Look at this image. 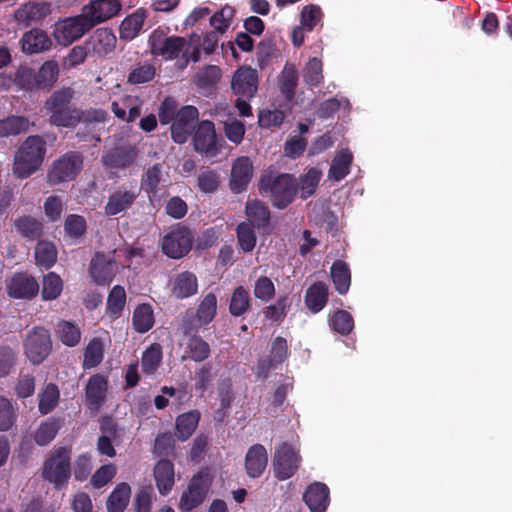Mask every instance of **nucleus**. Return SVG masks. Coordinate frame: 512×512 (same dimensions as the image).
I'll use <instances>...</instances> for the list:
<instances>
[{
	"label": "nucleus",
	"instance_id": "6e6552de",
	"mask_svg": "<svg viewBox=\"0 0 512 512\" xmlns=\"http://www.w3.org/2000/svg\"><path fill=\"white\" fill-rule=\"evenodd\" d=\"M185 40L181 37H168L163 31L155 30L148 39L150 53L164 60L176 58L183 50Z\"/></svg>",
	"mask_w": 512,
	"mask_h": 512
},
{
	"label": "nucleus",
	"instance_id": "f704fd0d",
	"mask_svg": "<svg viewBox=\"0 0 512 512\" xmlns=\"http://www.w3.org/2000/svg\"><path fill=\"white\" fill-rule=\"evenodd\" d=\"M63 286V280L58 274L54 272L47 273L42 280V298L47 301L57 299L63 290Z\"/></svg>",
	"mask_w": 512,
	"mask_h": 512
},
{
	"label": "nucleus",
	"instance_id": "f8f14e48",
	"mask_svg": "<svg viewBox=\"0 0 512 512\" xmlns=\"http://www.w3.org/2000/svg\"><path fill=\"white\" fill-rule=\"evenodd\" d=\"M197 118L198 111L193 106H185L177 112L171 127L172 137L175 142L184 143L187 141L191 129L194 127V121Z\"/></svg>",
	"mask_w": 512,
	"mask_h": 512
},
{
	"label": "nucleus",
	"instance_id": "774afa93",
	"mask_svg": "<svg viewBox=\"0 0 512 512\" xmlns=\"http://www.w3.org/2000/svg\"><path fill=\"white\" fill-rule=\"evenodd\" d=\"M88 55V48L86 46L78 45L73 47L68 55L63 60V67L71 69L82 64Z\"/></svg>",
	"mask_w": 512,
	"mask_h": 512
},
{
	"label": "nucleus",
	"instance_id": "412c9836",
	"mask_svg": "<svg viewBox=\"0 0 512 512\" xmlns=\"http://www.w3.org/2000/svg\"><path fill=\"white\" fill-rule=\"evenodd\" d=\"M171 295L176 299H185L198 291V279L195 274L184 271L171 280Z\"/></svg>",
	"mask_w": 512,
	"mask_h": 512
},
{
	"label": "nucleus",
	"instance_id": "4468645a",
	"mask_svg": "<svg viewBox=\"0 0 512 512\" xmlns=\"http://www.w3.org/2000/svg\"><path fill=\"white\" fill-rule=\"evenodd\" d=\"M257 73L251 67L239 68L231 82L233 91L244 98H251L257 90Z\"/></svg>",
	"mask_w": 512,
	"mask_h": 512
},
{
	"label": "nucleus",
	"instance_id": "c85d7f7f",
	"mask_svg": "<svg viewBox=\"0 0 512 512\" xmlns=\"http://www.w3.org/2000/svg\"><path fill=\"white\" fill-rule=\"evenodd\" d=\"M328 288L324 283L312 285L306 292L305 303L313 313L321 311L327 303Z\"/></svg>",
	"mask_w": 512,
	"mask_h": 512
},
{
	"label": "nucleus",
	"instance_id": "864d4df0",
	"mask_svg": "<svg viewBox=\"0 0 512 512\" xmlns=\"http://www.w3.org/2000/svg\"><path fill=\"white\" fill-rule=\"evenodd\" d=\"M238 244L243 252H251L256 245V235L249 223L237 227Z\"/></svg>",
	"mask_w": 512,
	"mask_h": 512
},
{
	"label": "nucleus",
	"instance_id": "2eb2a0df",
	"mask_svg": "<svg viewBox=\"0 0 512 512\" xmlns=\"http://www.w3.org/2000/svg\"><path fill=\"white\" fill-rule=\"evenodd\" d=\"M153 478L160 495H168L175 484L174 464L167 460H159L153 468Z\"/></svg>",
	"mask_w": 512,
	"mask_h": 512
},
{
	"label": "nucleus",
	"instance_id": "0eeeda50",
	"mask_svg": "<svg viewBox=\"0 0 512 512\" xmlns=\"http://www.w3.org/2000/svg\"><path fill=\"white\" fill-rule=\"evenodd\" d=\"M90 29L91 27L81 13L78 16L58 21L54 25L53 36L58 44L68 46L81 38Z\"/></svg>",
	"mask_w": 512,
	"mask_h": 512
},
{
	"label": "nucleus",
	"instance_id": "a19ab883",
	"mask_svg": "<svg viewBox=\"0 0 512 512\" xmlns=\"http://www.w3.org/2000/svg\"><path fill=\"white\" fill-rule=\"evenodd\" d=\"M61 427V422L58 419L50 418L43 422L35 431L34 439L39 445H47L52 441Z\"/></svg>",
	"mask_w": 512,
	"mask_h": 512
},
{
	"label": "nucleus",
	"instance_id": "a878e982",
	"mask_svg": "<svg viewBox=\"0 0 512 512\" xmlns=\"http://www.w3.org/2000/svg\"><path fill=\"white\" fill-rule=\"evenodd\" d=\"M145 19L146 13L142 9H138L127 16L120 25V38L125 40L134 39L141 31Z\"/></svg>",
	"mask_w": 512,
	"mask_h": 512
},
{
	"label": "nucleus",
	"instance_id": "13d9d810",
	"mask_svg": "<svg viewBox=\"0 0 512 512\" xmlns=\"http://www.w3.org/2000/svg\"><path fill=\"white\" fill-rule=\"evenodd\" d=\"M58 335L61 341L67 346H75L78 344L81 337L79 328L66 321L58 324Z\"/></svg>",
	"mask_w": 512,
	"mask_h": 512
},
{
	"label": "nucleus",
	"instance_id": "f257e3e1",
	"mask_svg": "<svg viewBox=\"0 0 512 512\" xmlns=\"http://www.w3.org/2000/svg\"><path fill=\"white\" fill-rule=\"evenodd\" d=\"M45 142L39 136L28 137L18 149L14 159V173L25 178L37 171L44 159Z\"/></svg>",
	"mask_w": 512,
	"mask_h": 512
},
{
	"label": "nucleus",
	"instance_id": "c9c22d12",
	"mask_svg": "<svg viewBox=\"0 0 512 512\" xmlns=\"http://www.w3.org/2000/svg\"><path fill=\"white\" fill-rule=\"evenodd\" d=\"M330 274L336 290L340 294H345L351 283L350 270L347 264L342 261H336L331 267Z\"/></svg>",
	"mask_w": 512,
	"mask_h": 512
},
{
	"label": "nucleus",
	"instance_id": "37998d69",
	"mask_svg": "<svg viewBox=\"0 0 512 512\" xmlns=\"http://www.w3.org/2000/svg\"><path fill=\"white\" fill-rule=\"evenodd\" d=\"M298 82V73L294 65L287 64L279 78L280 90L290 99L295 91Z\"/></svg>",
	"mask_w": 512,
	"mask_h": 512
},
{
	"label": "nucleus",
	"instance_id": "6e6d98bb",
	"mask_svg": "<svg viewBox=\"0 0 512 512\" xmlns=\"http://www.w3.org/2000/svg\"><path fill=\"white\" fill-rule=\"evenodd\" d=\"M155 76V67L149 63H144L134 67L129 76L128 82L131 84H144L150 82Z\"/></svg>",
	"mask_w": 512,
	"mask_h": 512
},
{
	"label": "nucleus",
	"instance_id": "338daca9",
	"mask_svg": "<svg viewBox=\"0 0 512 512\" xmlns=\"http://www.w3.org/2000/svg\"><path fill=\"white\" fill-rule=\"evenodd\" d=\"M190 357L194 361H203L209 357L210 348L209 345L201 338L194 337L190 339L189 344Z\"/></svg>",
	"mask_w": 512,
	"mask_h": 512
},
{
	"label": "nucleus",
	"instance_id": "3c124183",
	"mask_svg": "<svg viewBox=\"0 0 512 512\" xmlns=\"http://www.w3.org/2000/svg\"><path fill=\"white\" fill-rule=\"evenodd\" d=\"M59 74V67L55 61L45 62L39 69L37 76L38 88H45L53 85Z\"/></svg>",
	"mask_w": 512,
	"mask_h": 512
},
{
	"label": "nucleus",
	"instance_id": "dca6fc26",
	"mask_svg": "<svg viewBox=\"0 0 512 512\" xmlns=\"http://www.w3.org/2000/svg\"><path fill=\"white\" fill-rule=\"evenodd\" d=\"M294 180L290 175L278 176L271 186L273 204L278 208L286 207L295 195Z\"/></svg>",
	"mask_w": 512,
	"mask_h": 512
},
{
	"label": "nucleus",
	"instance_id": "e433bc0d",
	"mask_svg": "<svg viewBox=\"0 0 512 512\" xmlns=\"http://www.w3.org/2000/svg\"><path fill=\"white\" fill-rule=\"evenodd\" d=\"M126 304V293L123 287L114 286L108 295L106 312L110 318H118Z\"/></svg>",
	"mask_w": 512,
	"mask_h": 512
},
{
	"label": "nucleus",
	"instance_id": "423d86ee",
	"mask_svg": "<svg viewBox=\"0 0 512 512\" xmlns=\"http://www.w3.org/2000/svg\"><path fill=\"white\" fill-rule=\"evenodd\" d=\"M193 243L191 231L183 226L176 225L162 238L161 248L165 255L173 259H179L186 255Z\"/></svg>",
	"mask_w": 512,
	"mask_h": 512
},
{
	"label": "nucleus",
	"instance_id": "de8ad7c7",
	"mask_svg": "<svg viewBox=\"0 0 512 512\" xmlns=\"http://www.w3.org/2000/svg\"><path fill=\"white\" fill-rule=\"evenodd\" d=\"M17 414L13 403L0 396V432H6L12 429L16 422Z\"/></svg>",
	"mask_w": 512,
	"mask_h": 512
},
{
	"label": "nucleus",
	"instance_id": "bb28decb",
	"mask_svg": "<svg viewBox=\"0 0 512 512\" xmlns=\"http://www.w3.org/2000/svg\"><path fill=\"white\" fill-rule=\"evenodd\" d=\"M131 497V488L125 483H119L115 486L108 497L106 506L108 512H124Z\"/></svg>",
	"mask_w": 512,
	"mask_h": 512
},
{
	"label": "nucleus",
	"instance_id": "7c9ffc66",
	"mask_svg": "<svg viewBox=\"0 0 512 512\" xmlns=\"http://www.w3.org/2000/svg\"><path fill=\"white\" fill-rule=\"evenodd\" d=\"M132 324L139 333H145L154 325V314L151 305L141 304L133 312Z\"/></svg>",
	"mask_w": 512,
	"mask_h": 512
},
{
	"label": "nucleus",
	"instance_id": "1a4fd4ad",
	"mask_svg": "<svg viewBox=\"0 0 512 512\" xmlns=\"http://www.w3.org/2000/svg\"><path fill=\"white\" fill-rule=\"evenodd\" d=\"M82 168V159L76 154H67L55 161L48 172V181L56 185L72 180Z\"/></svg>",
	"mask_w": 512,
	"mask_h": 512
},
{
	"label": "nucleus",
	"instance_id": "c03bdc74",
	"mask_svg": "<svg viewBox=\"0 0 512 512\" xmlns=\"http://www.w3.org/2000/svg\"><path fill=\"white\" fill-rule=\"evenodd\" d=\"M303 80L309 87H316L323 81L322 62L318 58L310 59L303 69Z\"/></svg>",
	"mask_w": 512,
	"mask_h": 512
},
{
	"label": "nucleus",
	"instance_id": "8fccbe9b",
	"mask_svg": "<svg viewBox=\"0 0 512 512\" xmlns=\"http://www.w3.org/2000/svg\"><path fill=\"white\" fill-rule=\"evenodd\" d=\"M321 171L316 168H311L308 172L300 179L298 189L303 199L311 196L319 183L321 178Z\"/></svg>",
	"mask_w": 512,
	"mask_h": 512
},
{
	"label": "nucleus",
	"instance_id": "680f3d73",
	"mask_svg": "<svg viewBox=\"0 0 512 512\" xmlns=\"http://www.w3.org/2000/svg\"><path fill=\"white\" fill-rule=\"evenodd\" d=\"M15 226L22 235L29 238L39 236L42 231V224L30 217L20 218Z\"/></svg>",
	"mask_w": 512,
	"mask_h": 512
},
{
	"label": "nucleus",
	"instance_id": "052dcab7",
	"mask_svg": "<svg viewBox=\"0 0 512 512\" xmlns=\"http://www.w3.org/2000/svg\"><path fill=\"white\" fill-rule=\"evenodd\" d=\"M116 472L117 468L115 465H103L98 470H96L90 482L95 488H101L108 484L114 478Z\"/></svg>",
	"mask_w": 512,
	"mask_h": 512
},
{
	"label": "nucleus",
	"instance_id": "4c0bfd02",
	"mask_svg": "<svg viewBox=\"0 0 512 512\" xmlns=\"http://www.w3.org/2000/svg\"><path fill=\"white\" fill-rule=\"evenodd\" d=\"M191 42L193 44H198L199 49L192 53L190 58L196 62L200 58V52H204L205 54H211L215 51L218 46V36L216 32H208L203 35L202 39L200 36L194 35L191 37Z\"/></svg>",
	"mask_w": 512,
	"mask_h": 512
},
{
	"label": "nucleus",
	"instance_id": "a18cd8bd",
	"mask_svg": "<svg viewBox=\"0 0 512 512\" xmlns=\"http://www.w3.org/2000/svg\"><path fill=\"white\" fill-rule=\"evenodd\" d=\"M162 359V350L160 345L152 344L148 347L142 356L141 367L146 374H153L158 368Z\"/></svg>",
	"mask_w": 512,
	"mask_h": 512
},
{
	"label": "nucleus",
	"instance_id": "393cba45",
	"mask_svg": "<svg viewBox=\"0 0 512 512\" xmlns=\"http://www.w3.org/2000/svg\"><path fill=\"white\" fill-rule=\"evenodd\" d=\"M114 114L125 121H133L140 115V101L136 97L126 96L112 103Z\"/></svg>",
	"mask_w": 512,
	"mask_h": 512
},
{
	"label": "nucleus",
	"instance_id": "e2e57ef3",
	"mask_svg": "<svg viewBox=\"0 0 512 512\" xmlns=\"http://www.w3.org/2000/svg\"><path fill=\"white\" fill-rule=\"evenodd\" d=\"M66 235L72 239L81 237L86 229L85 220L78 215H70L65 220Z\"/></svg>",
	"mask_w": 512,
	"mask_h": 512
},
{
	"label": "nucleus",
	"instance_id": "aec40b11",
	"mask_svg": "<svg viewBox=\"0 0 512 512\" xmlns=\"http://www.w3.org/2000/svg\"><path fill=\"white\" fill-rule=\"evenodd\" d=\"M303 499L311 512H324L330 502L329 489L321 482H314L307 487Z\"/></svg>",
	"mask_w": 512,
	"mask_h": 512
},
{
	"label": "nucleus",
	"instance_id": "9b49d317",
	"mask_svg": "<svg viewBox=\"0 0 512 512\" xmlns=\"http://www.w3.org/2000/svg\"><path fill=\"white\" fill-rule=\"evenodd\" d=\"M6 289L12 298L30 299L36 296L39 284L34 277L26 273H16L6 280Z\"/></svg>",
	"mask_w": 512,
	"mask_h": 512
},
{
	"label": "nucleus",
	"instance_id": "7ed1b4c3",
	"mask_svg": "<svg viewBox=\"0 0 512 512\" xmlns=\"http://www.w3.org/2000/svg\"><path fill=\"white\" fill-rule=\"evenodd\" d=\"M301 457L296 445L283 443L276 448L273 456V471L279 480L292 477L299 468Z\"/></svg>",
	"mask_w": 512,
	"mask_h": 512
},
{
	"label": "nucleus",
	"instance_id": "9d476101",
	"mask_svg": "<svg viewBox=\"0 0 512 512\" xmlns=\"http://www.w3.org/2000/svg\"><path fill=\"white\" fill-rule=\"evenodd\" d=\"M120 10L119 0H93L83 7L82 14L92 28L96 24L116 16Z\"/></svg>",
	"mask_w": 512,
	"mask_h": 512
},
{
	"label": "nucleus",
	"instance_id": "09e8293b",
	"mask_svg": "<svg viewBox=\"0 0 512 512\" xmlns=\"http://www.w3.org/2000/svg\"><path fill=\"white\" fill-rule=\"evenodd\" d=\"M250 306V297L247 290L243 287H237L231 296L229 310L233 316L244 314Z\"/></svg>",
	"mask_w": 512,
	"mask_h": 512
},
{
	"label": "nucleus",
	"instance_id": "20e7f679",
	"mask_svg": "<svg viewBox=\"0 0 512 512\" xmlns=\"http://www.w3.org/2000/svg\"><path fill=\"white\" fill-rule=\"evenodd\" d=\"M43 476L55 487L65 485L70 477V456L69 451L64 448L57 449L45 461Z\"/></svg>",
	"mask_w": 512,
	"mask_h": 512
},
{
	"label": "nucleus",
	"instance_id": "473e14b6",
	"mask_svg": "<svg viewBox=\"0 0 512 512\" xmlns=\"http://www.w3.org/2000/svg\"><path fill=\"white\" fill-rule=\"evenodd\" d=\"M351 162V152L348 150L340 151L332 160L328 177L335 181L343 179L349 173Z\"/></svg>",
	"mask_w": 512,
	"mask_h": 512
},
{
	"label": "nucleus",
	"instance_id": "49530a36",
	"mask_svg": "<svg viewBox=\"0 0 512 512\" xmlns=\"http://www.w3.org/2000/svg\"><path fill=\"white\" fill-rule=\"evenodd\" d=\"M234 18V9L230 6H224L220 11L210 17V25L213 32L224 34L230 27Z\"/></svg>",
	"mask_w": 512,
	"mask_h": 512
},
{
	"label": "nucleus",
	"instance_id": "cd10ccee",
	"mask_svg": "<svg viewBox=\"0 0 512 512\" xmlns=\"http://www.w3.org/2000/svg\"><path fill=\"white\" fill-rule=\"evenodd\" d=\"M135 194L128 190H117L111 194L105 205L106 215L113 216L125 211L133 203Z\"/></svg>",
	"mask_w": 512,
	"mask_h": 512
},
{
	"label": "nucleus",
	"instance_id": "f03ea898",
	"mask_svg": "<svg viewBox=\"0 0 512 512\" xmlns=\"http://www.w3.org/2000/svg\"><path fill=\"white\" fill-rule=\"evenodd\" d=\"M23 349L25 356L32 364L42 363L52 349L49 332L42 327L33 328L24 339Z\"/></svg>",
	"mask_w": 512,
	"mask_h": 512
},
{
	"label": "nucleus",
	"instance_id": "4d7b16f0",
	"mask_svg": "<svg viewBox=\"0 0 512 512\" xmlns=\"http://www.w3.org/2000/svg\"><path fill=\"white\" fill-rule=\"evenodd\" d=\"M102 359L103 345L98 339H93L85 350L83 366L85 368H93L97 366Z\"/></svg>",
	"mask_w": 512,
	"mask_h": 512
},
{
	"label": "nucleus",
	"instance_id": "603ef678",
	"mask_svg": "<svg viewBox=\"0 0 512 512\" xmlns=\"http://www.w3.org/2000/svg\"><path fill=\"white\" fill-rule=\"evenodd\" d=\"M59 401V390L54 384H48L39 396V411L42 414L51 412Z\"/></svg>",
	"mask_w": 512,
	"mask_h": 512
},
{
	"label": "nucleus",
	"instance_id": "f3484780",
	"mask_svg": "<svg viewBox=\"0 0 512 512\" xmlns=\"http://www.w3.org/2000/svg\"><path fill=\"white\" fill-rule=\"evenodd\" d=\"M268 464L266 448L261 444L251 446L244 459V467L247 475L251 478L260 477Z\"/></svg>",
	"mask_w": 512,
	"mask_h": 512
},
{
	"label": "nucleus",
	"instance_id": "5701e85b",
	"mask_svg": "<svg viewBox=\"0 0 512 512\" xmlns=\"http://www.w3.org/2000/svg\"><path fill=\"white\" fill-rule=\"evenodd\" d=\"M107 380L101 375L92 376L86 386V403L90 410L97 411L105 401Z\"/></svg>",
	"mask_w": 512,
	"mask_h": 512
},
{
	"label": "nucleus",
	"instance_id": "6ab92c4d",
	"mask_svg": "<svg viewBox=\"0 0 512 512\" xmlns=\"http://www.w3.org/2000/svg\"><path fill=\"white\" fill-rule=\"evenodd\" d=\"M193 142L197 151L206 155H215L216 135L214 124L210 121L201 122L195 132Z\"/></svg>",
	"mask_w": 512,
	"mask_h": 512
},
{
	"label": "nucleus",
	"instance_id": "c756f323",
	"mask_svg": "<svg viewBox=\"0 0 512 512\" xmlns=\"http://www.w3.org/2000/svg\"><path fill=\"white\" fill-rule=\"evenodd\" d=\"M218 300L213 293L206 294L201 300L195 319L199 325L209 324L217 313Z\"/></svg>",
	"mask_w": 512,
	"mask_h": 512
},
{
	"label": "nucleus",
	"instance_id": "39448f33",
	"mask_svg": "<svg viewBox=\"0 0 512 512\" xmlns=\"http://www.w3.org/2000/svg\"><path fill=\"white\" fill-rule=\"evenodd\" d=\"M212 482V476L208 471H201L189 482L187 489L182 493L179 501V509L191 511L198 507L205 499Z\"/></svg>",
	"mask_w": 512,
	"mask_h": 512
},
{
	"label": "nucleus",
	"instance_id": "0e129e2a",
	"mask_svg": "<svg viewBox=\"0 0 512 512\" xmlns=\"http://www.w3.org/2000/svg\"><path fill=\"white\" fill-rule=\"evenodd\" d=\"M275 293V286L272 280L266 276L257 279L254 286V295L256 298L269 301Z\"/></svg>",
	"mask_w": 512,
	"mask_h": 512
},
{
	"label": "nucleus",
	"instance_id": "ddd939ff",
	"mask_svg": "<svg viewBox=\"0 0 512 512\" xmlns=\"http://www.w3.org/2000/svg\"><path fill=\"white\" fill-rule=\"evenodd\" d=\"M253 176V163L249 157L237 158L231 168L229 185L233 192L240 193L246 189Z\"/></svg>",
	"mask_w": 512,
	"mask_h": 512
},
{
	"label": "nucleus",
	"instance_id": "ea45409f",
	"mask_svg": "<svg viewBox=\"0 0 512 512\" xmlns=\"http://www.w3.org/2000/svg\"><path fill=\"white\" fill-rule=\"evenodd\" d=\"M28 119L21 116H13L0 120V137L17 135L26 132L29 128Z\"/></svg>",
	"mask_w": 512,
	"mask_h": 512
},
{
	"label": "nucleus",
	"instance_id": "bf43d9fd",
	"mask_svg": "<svg viewBox=\"0 0 512 512\" xmlns=\"http://www.w3.org/2000/svg\"><path fill=\"white\" fill-rule=\"evenodd\" d=\"M221 78L219 67L211 65L199 71L195 76V83L199 87H208L217 83Z\"/></svg>",
	"mask_w": 512,
	"mask_h": 512
},
{
	"label": "nucleus",
	"instance_id": "72a5a7b5",
	"mask_svg": "<svg viewBox=\"0 0 512 512\" xmlns=\"http://www.w3.org/2000/svg\"><path fill=\"white\" fill-rule=\"evenodd\" d=\"M36 264L43 268H50L57 261V250L52 242L39 241L35 247Z\"/></svg>",
	"mask_w": 512,
	"mask_h": 512
},
{
	"label": "nucleus",
	"instance_id": "5fc2aeb1",
	"mask_svg": "<svg viewBox=\"0 0 512 512\" xmlns=\"http://www.w3.org/2000/svg\"><path fill=\"white\" fill-rule=\"evenodd\" d=\"M51 113V123L56 126L72 127L79 121V112L76 110L56 109Z\"/></svg>",
	"mask_w": 512,
	"mask_h": 512
},
{
	"label": "nucleus",
	"instance_id": "b1692460",
	"mask_svg": "<svg viewBox=\"0 0 512 512\" xmlns=\"http://www.w3.org/2000/svg\"><path fill=\"white\" fill-rule=\"evenodd\" d=\"M22 49L25 53L34 54L50 49L52 42L48 35L38 29L25 33L21 40Z\"/></svg>",
	"mask_w": 512,
	"mask_h": 512
},
{
	"label": "nucleus",
	"instance_id": "58836bf2",
	"mask_svg": "<svg viewBox=\"0 0 512 512\" xmlns=\"http://www.w3.org/2000/svg\"><path fill=\"white\" fill-rule=\"evenodd\" d=\"M134 160L135 152L133 150L116 149L103 157L104 164L110 168L129 167Z\"/></svg>",
	"mask_w": 512,
	"mask_h": 512
},
{
	"label": "nucleus",
	"instance_id": "a211bd4d",
	"mask_svg": "<svg viewBox=\"0 0 512 512\" xmlns=\"http://www.w3.org/2000/svg\"><path fill=\"white\" fill-rule=\"evenodd\" d=\"M117 270L116 263L104 255H96L90 264L89 274L98 285H106L112 281Z\"/></svg>",
	"mask_w": 512,
	"mask_h": 512
},
{
	"label": "nucleus",
	"instance_id": "4be33fe9",
	"mask_svg": "<svg viewBox=\"0 0 512 512\" xmlns=\"http://www.w3.org/2000/svg\"><path fill=\"white\" fill-rule=\"evenodd\" d=\"M117 39L113 32L106 28L96 30L86 43L91 51L98 57H104L113 52Z\"/></svg>",
	"mask_w": 512,
	"mask_h": 512
},
{
	"label": "nucleus",
	"instance_id": "69168bd1",
	"mask_svg": "<svg viewBox=\"0 0 512 512\" xmlns=\"http://www.w3.org/2000/svg\"><path fill=\"white\" fill-rule=\"evenodd\" d=\"M283 120V112L277 109L263 110L258 115V123L262 128L278 127L282 124Z\"/></svg>",
	"mask_w": 512,
	"mask_h": 512
},
{
	"label": "nucleus",
	"instance_id": "2f4dec72",
	"mask_svg": "<svg viewBox=\"0 0 512 512\" xmlns=\"http://www.w3.org/2000/svg\"><path fill=\"white\" fill-rule=\"evenodd\" d=\"M200 419L198 411H190L177 417L176 435L180 440L188 439L195 431Z\"/></svg>",
	"mask_w": 512,
	"mask_h": 512
},
{
	"label": "nucleus",
	"instance_id": "79ce46f5",
	"mask_svg": "<svg viewBox=\"0 0 512 512\" xmlns=\"http://www.w3.org/2000/svg\"><path fill=\"white\" fill-rule=\"evenodd\" d=\"M246 213L249 222L258 228L264 226L269 220L267 207L256 200H251L247 203Z\"/></svg>",
	"mask_w": 512,
	"mask_h": 512
}]
</instances>
